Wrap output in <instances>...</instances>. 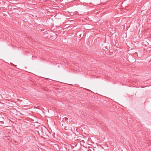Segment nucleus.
Segmentation results:
<instances>
[{
	"label": "nucleus",
	"instance_id": "nucleus-1",
	"mask_svg": "<svg viewBox=\"0 0 151 151\" xmlns=\"http://www.w3.org/2000/svg\"><path fill=\"white\" fill-rule=\"evenodd\" d=\"M90 148H91V149L89 148L88 149V151H92V150H95L92 147H90Z\"/></svg>",
	"mask_w": 151,
	"mask_h": 151
},
{
	"label": "nucleus",
	"instance_id": "nucleus-2",
	"mask_svg": "<svg viewBox=\"0 0 151 151\" xmlns=\"http://www.w3.org/2000/svg\"><path fill=\"white\" fill-rule=\"evenodd\" d=\"M68 118L66 117H65L64 118V120L65 121H67V120H68Z\"/></svg>",
	"mask_w": 151,
	"mask_h": 151
}]
</instances>
